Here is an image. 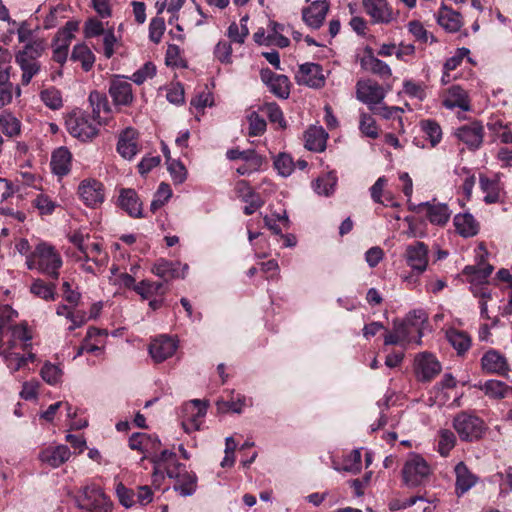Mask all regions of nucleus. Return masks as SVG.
I'll list each match as a JSON object with an SVG mask.
<instances>
[{
	"instance_id": "nucleus-1",
	"label": "nucleus",
	"mask_w": 512,
	"mask_h": 512,
	"mask_svg": "<svg viewBox=\"0 0 512 512\" xmlns=\"http://www.w3.org/2000/svg\"><path fill=\"white\" fill-rule=\"evenodd\" d=\"M154 464V476L162 477L163 473L174 480L173 488L181 496L187 497L195 493L197 488V476L188 471L186 466L179 463L177 456L170 450H163L152 458Z\"/></svg>"
},
{
	"instance_id": "nucleus-2",
	"label": "nucleus",
	"mask_w": 512,
	"mask_h": 512,
	"mask_svg": "<svg viewBox=\"0 0 512 512\" xmlns=\"http://www.w3.org/2000/svg\"><path fill=\"white\" fill-rule=\"evenodd\" d=\"M28 269L37 270L51 279H58L59 270L63 265V260L59 252L52 245L41 242L32 254L27 258Z\"/></svg>"
},
{
	"instance_id": "nucleus-3",
	"label": "nucleus",
	"mask_w": 512,
	"mask_h": 512,
	"mask_svg": "<svg viewBox=\"0 0 512 512\" xmlns=\"http://www.w3.org/2000/svg\"><path fill=\"white\" fill-rule=\"evenodd\" d=\"M393 327L402 342L421 345V338L428 327V315L422 309L413 310L403 321H395Z\"/></svg>"
},
{
	"instance_id": "nucleus-4",
	"label": "nucleus",
	"mask_w": 512,
	"mask_h": 512,
	"mask_svg": "<svg viewBox=\"0 0 512 512\" xmlns=\"http://www.w3.org/2000/svg\"><path fill=\"white\" fill-rule=\"evenodd\" d=\"M453 427L462 441H478L481 439L487 426L485 422L472 413L460 412L453 419Z\"/></svg>"
},
{
	"instance_id": "nucleus-5",
	"label": "nucleus",
	"mask_w": 512,
	"mask_h": 512,
	"mask_svg": "<svg viewBox=\"0 0 512 512\" xmlns=\"http://www.w3.org/2000/svg\"><path fill=\"white\" fill-rule=\"evenodd\" d=\"M77 21H67L65 25L60 28L51 43L52 59L56 63L63 65L68 58V51L72 40L75 38V32L78 30Z\"/></svg>"
},
{
	"instance_id": "nucleus-6",
	"label": "nucleus",
	"mask_w": 512,
	"mask_h": 512,
	"mask_svg": "<svg viewBox=\"0 0 512 512\" xmlns=\"http://www.w3.org/2000/svg\"><path fill=\"white\" fill-rule=\"evenodd\" d=\"M66 127L70 135L81 141L91 140L98 133L94 120L89 115L80 111L69 115L66 119Z\"/></svg>"
},
{
	"instance_id": "nucleus-7",
	"label": "nucleus",
	"mask_w": 512,
	"mask_h": 512,
	"mask_svg": "<svg viewBox=\"0 0 512 512\" xmlns=\"http://www.w3.org/2000/svg\"><path fill=\"white\" fill-rule=\"evenodd\" d=\"M77 506L90 512H111L112 504L100 487L91 485L83 489L76 500Z\"/></svg>"
},
{
	"instance_id": "nucleus-8",
	"label": "nucleus",
	"mask_w": 512,
	"mask_h": 512,
	"mask_svg": "<svg viewBox=\"0 0 512 512\" xmlns=\"http://www.w3.org/2000/svg\"><path fill=\"white\" fill-rule=\"evenodd\" d=\"M431 469L426 460L420 455H410L403 467L402 475L406 485L416 487L422 484L430 475Z\"/></svg>"
},
{
	"instance_id": "nucleus-9",
	"label": "nucleus",
	"mask_w": 512,
	"mask_h": 512,
	"mask_svg": "<svg viewBox=\"0 0 512 512\" xmlns=\"http://www.w3.org/2000/svg\"><path fill=\"white\" fill-rule=\"evenodd\" d=\"M441 364L437 358L429 353H419L414 360V371L417 380L429 382L441 372Z\"/></svg>"
},
{
	"instance_id": "nucleus-10",
	"label": "nucleus",
	"mask_w": 512,
	"mask_h": 512,
	"mask_svg": "<svg viewBox=\"0 0 512 512\" xmlns=\"http://www.w3.org/2000/svg\"><path fill=\"white\" fill-rule=\"evenodd\" d=\"M108 93L115 106H130L134 101L132 84L122 75H113Z\"/></svg>"
},
{
	"instance_id": "nucleus-11",
	"label": "nucleus",
	"mask_w": 512,
	"mask_h": 512,
	"mask_svg": "<svg viewBox=\"0 0 512 512\" xmlns=\"http://www.w3.org/2000/svg\"><path fill=\"white\" fill-rule=\"evenodd\" d=\"M428 254V246L424 242L416 241L406 246L404 259L412 271L420 275L427 269L429 261Z\"/></svg>"
},
{
	"instance_id": "nucleus-12",
	"label": "nucleus",
	"mask_w": 512,
	"mask_h": 512,
	"mask_svg": "<svg viewBox=\"0 0 512 512\" xmlns=\"http://www.w3.org/2000/svg\"><path fill=\"white\" fill-rule=\"evenodd\" d=\"M207 412V404L194 399L183 405L182 426L186 432L198 430Z\"/></svg>"
},
{
	"instance_id": "nucleus-13",
	"label": "nucleus",
	"mask_w": 512,
	"mask_h": 512,
	"mask_svg": "<svg viewBox=\"0 0 512 512\" xmlns=\"http://www.w3.org/2000/svg\"><path fill=\"white\" fill-rule=\"evenodd\" d=\"M356 97L371 109L381 104L385 98V91L381 85L372 80H359L356 84Z\"/></svg>"
},
{
	"instance_id": "nucleus-14",
	"label": "nucleus",
	"mask_w": 512,
	"mask_h": 512,
	"mask_svg": "<svg viewBox=\"0 0 512 512\" xmlns=\"http://www.w3.org/2000/svg\"><path fill=\"white\" fill-rule=\"evenodd\" d=\"M295 79L299 85H305L311 88H321L325 84L323 69L321 65L317 63L308 62L300 65Z\"/></svg>"
},
{
	"instance_id": "nucleus-15",
	"label": "nucleus",
	"mask_w": 512,
	"mask_h": 512,
	"mask_svg": "<svg viewBox=\"0 0 512 512\" xmlns=\"http://www.w3.org/2000/svg\"><path fill=\"white\" fill-rule=\"evenodd\" d=\"M178 348V341L172 337L161 335L149 344V354L155 363H161L172 357Z\"/></svg>"
},
{
	"instance_id": "nucleus-16",
	"label": "nucleus",
	"mask_w": 512,
	"mask_h": 512,
	"mask_svg": "<svg viewBox=\"0 0 512 512\" xmlns=\"http://www.w3.org/2000/svg\"><path fill=\"white\" fill-rule=\"evenodd\" d=\"M455 135L470 150H476L483 142L484 127L480 122L474 121L456 129Z\"/></svg>"
},
{
	"instance_id": "nucleus-17",
	"label": "nucleus",
	"mask_w": 512,
	"mask_h": 512,
	"mask_svg": "<svg viewBox=\"0 0 512 512\" xmlns=\"http://www.w3.org/2000/svg\"><path fill=\"white\" fill-rule=\"evenodd\" d=\"M189 270L188 264L159 259L152 267V273L165 282L176 278H184Z\"/></svg>"
},
{
	"instance_id": "nucleus-18",
	"label": "nucleus",
	"mask_w": 512,
	"mask_h": 512,
	"mask_svg": "<svg viewBox=\"0 0 512 512\" xmlns=\"http://www.w3.org/2000/svg\"><path fill=\"white\" fill-rule=\"evenodd\" d=\"M417 213H424L432 224L444 225L450 218V210L446 204L424 202L417 206H410Z\"/></svg>"
},
{
	"instance_id": "nucleus-19",
	"label": "nucleus",
	"mask_w": 512,
	"mask_h": 512,
	"mask_svg": "<svg viewBox=\"0 0 512 512\" xmlns=\"http://www.w3.org/2000/svg\"><path fill=\"white\" fill-rule=\"evenodd\" d=\"M261 79L275 96L286 99L290 94V81L287 76L275 74L270 69L261 70Z\"/></svg>"
},
{
	"instance_id": "nucleus-20",
	"label": "nucleus",
	"mask_w": 512,
	"mask_h": 512,
	"mask_svg": "<svg viewBox=\"0 0 512 512\" xmlns=\"http://www.w3.org/2000/svg\"><path fill=\"white\" fill-rule=\"evenodd\" d=\"M78 194L87 206H96L104 201V189L101 182L85 179L78 187Z\"/></svg>"
},
{
	"instance_id": "nucleus-21",
	"label": "nucleus",
	"mask_w": 512,
	"mask_h": 512,
	"mask_svg": "<svg viewBox=\"0 0 512 512\" xmlns=\"http://www.w3.org/2000/svg\"><path fill=\"white\" fill-rule=\"evenodd\" d=\"M235 193L238 198L246 203V206L244 207V213L246 215L253 214L264 204V201L261 199V197L245 180H240L236 183Z\"/></svg>"
},
{
	"instance_id": "nucleus-22",
	"label": "nucleus",
	"mask_w": 512,
	"mask_h": 512,
	"mask_svg": "<svg viewBox=\"0 0 512 512\" xmlns=\"http://www.w3.org/2000/svg\"><path fill=\"white\" fill-rule=\"evenodd\" d=\"M363 8L374 23H390L394 16L387 0H363Z\"/></svg>"
},
{
	"instance_id": "nucleus-23",
	"label": "nucleus",
	"mask_w": 512,
	"mask_h": 512,
	"mask_svg": "<svg viewBox=\"0 0 512 512\" xmlns=\"http://www.w3.org/2000/svg\"><path fill=\"white\" fill-rule=\"evenodd\" d=\"M481 366L487 374L506 376L509 366L506 358L496 350L487 351L481 358Z\"/></svg>"
},
{
	"instance_id": "nucleus-24",
	"label": "nucleus",
	"mask_w": 512,
	"mask_h": 512,
	"mask_svg": "<svg viewBox=\"0 0 512 512\" xmlns=\"http://www.w3.org/2000/svg\"><path fill=\"white\" fill-rule=\"evenodd\" d=\"M117 152L126 160L133 159L139 152L138 133L133 128L122 131L118 138Z\"/></svg>"
},
{
	"instance_id": "nucleus-25",
	"label": "nucleus",
	"mask_w": 512,
	"mask_h": 512,
	"mask_svg": "<svg viewBox=\"0 0 512 512\" xmlns=\"http://www.w3.org/2000/svg\"><path fill=\"white\" fill-rule=\"evenodd\" d=\"M118 204L130 217L142 218L143 209L136 191L131 188H122L119 192Z\"/></svg>"
},
{
	"instance_id": "nucleus-26",
	"label": "nucleus",
	"mask_w": 512,
	"mask_h": 512,
	"mask_svg": "<svg viewBox=\"0 0 512 512\" xmlns=\"http://www.w3.org/2000/svg\"><path fill=\"white\" fill-rule=\"evenodd\" d=\"M70 456V449L66 445L49 446L39 453V460L52 468H58L68 461Z\"/></svg>"
},
{
	"instance_id": "nucleus-27",
	"label": "nucleus",
	"mask_w": 512,
	"mask_h": 512,
	"mask_svg": "<svg viewBox=\"0 0 512 512\" xmlns=\"http://www.w3.org/2000/svg\"><path fill=\"white\" fill-rule=\"evenodd\" d=\"M455 493L458 497L464 495L478 482V477L473 474L464 462H459L455 468Z\"/></svg>"
},
{
	"instance_id": "nucleus-28",
	"label": "nucleus",
	"mask_w": 512,
	"mask_h": 512,
	"mask_svg": "<svg viewBox=\"0 0 512 512\" xmlns=\"http://www.w3.org/2000/svg\"><path fill=\"white\" fill-rule=\"evenodd\" d=\"M442 104L448 109L460 108L463 111L470 110L468 93L458 85H453L446 90Z\"/></svg>"
},
{
	"instance_id": "nucleus-29",
	"label": "nucleus",
	"mask_w": 512,
	"mask_h": 512,
	"mask_svg": "<svg viewBox=\"0 0 512 512\" xmlns=\"http://www.w3.org/2000/svg\"><path fill=\"white\" fill-rule=\"evenodd\" d=\"M76 261L92 262L98 267L105 266L108 262V255L100 242L91 238L81 255L76 256Z\"/></svg>"
},
{
	"instance_id": "nucleus-30",
	"label": "nucleus",
	"mask_w": 512,
	"mask_h": 512,
	"mask_svg": "<svg viewBox=\"0 0 512 512\" xmlns=\"http://www.w3.org/2000/svg\"><path fill=\"white\" fill-rule=\"evenodd\" d=\"M329 4L326 1H315L302 12L304 22L311 28L317 29L328 13Z\"/></svg>"
},
{
	"instance_id": "nucleus-31",
	"label": "nucleus",
	"mask_w": 512,
	"mask_h": 512,
	"mask_svg": "<svg viewBox=\"0 0 512 512\" xmlns=\"http://www.w3.org/2000/svg\"><path fill=\"white\" fill-rule=\"evenodd\" d=\"M453 224L456 232L463 238L474 237L480 230V223L468 212L456 214Z\"/></svg>"
},
{
	"instance_id": "nucleus-32",
	"label": "nucleus",
	"mask_w": 512,
	"mask_h": 512,
	"mask_svg": "<svg viewBox=\"0 0 512 512\" xmlns=\"http://www.w3.org/2000/svg\"><path fill=\"white\" fill-rule=\"evenodd\" d=\"M71 153L65 147L56 149L51 157L50 166L52 172L58 176L67 175L71 169Z\"/></svg>"
},
{
	"instance_id": "nucleus-33",
	"label": "nucleus",
	"mask_w": 512,
	"mask_h": 512,
	"mask_svg": "<svg viewBox=\"0 0 512 512\" xmlns=\"http://www.w3.org/2000/svg\"><path fill=\"white\" fill-rule=\"evenodd\" d=\"M437 23L447 32L455 33L462 26V17L452 9L442 6L437 14Z\"/></svg>"
},
{
	"instance_id": "nucleus-34",
	"label": "nucleus",
	"mask_w": 512,
	"mask_h": 512,
	"mask_svg": "<svg viewBox=\"0 0 512 512\" xmlns=\"http://www.w3.org/2000/svg\"><path fill=\"white\" fill-rule=\"evenodd\" d=\"M360 65L363 70L376 74L382 78H388L392 74L389 65L376 58L371 51L361 58Z\"/></svg>"
},
{
	"instance_id": "nucleus-35",
	"label": "nucleus",
	"mask_w": 512,
	"mask_h": 512,
	"mask_svg": "<svg viewBox=\"0 0 512 512\" xmlns=\"http://www.w3.org/2000/svg\"><path fill=\"white\" fill-rule=\"evenodd\" d=\"M480 189L484 193V201L493 204L500 201L501 185L498 179H490L484 175L479 177Z\"/></svg>"
},
{
	"instance_id": "nucleus-36",
	"label": "nucleus",
	"mask_w": 512,
	"mask_h": 512,
	"mask_svg": "<svg viewBox=\"0 0 512 512\" xmlns=\"http://www.w3.org/2000/svg\"><path fill=\"white\" fill-rule=\"evenodd\" d=\"M71 60L80 62L84 71H90L95 63V55L85 43H78L73 47Z\"/></svg>"
},
{
	"instance_id": "nucleus-37",
	"label": "nucleus",
	"mask_w": 512,
	"mask_h": 512,
	"mask_svg": "<svg viewBox=\"0 0 512 512\" xmlns=\"http://www.w3.org/2000/svg\"><path fill=\"white\" fill-rule=\"evenodd\" d=\"M47 49V41L43 37L35 38L34 40L24 44L22 49L15 53V56L38 60Z\"/></svg>"
},
{
	"instance_id": "nucleus-38",
	"label": "nucleus",
	"mask_w": 512,
	"mask_h": 512,
	"mask_svg": "<svg viewBox=\"0 0 512 512\" xmlns=\"http://www.w3.org/2000/svg\"><path fill=\"white\" fill-rule=\"evenodd\" d=\"M15 62L22 71L21 83L22 85H28L32 78L36 76L41 70V64L38 60L28 59L19 56H15Z\"/></svg>"
},
{
	"instance_id": "nucleus-39",
	"label": "nucleus",
	"mask_w": 512,
	"mask_h": 512,
	"mask_svg": "<svg viewBox=\"0 0 512 512\" xmlns=\"http://www.w3.org/2000/svg\"><path fill=\"white\" fill-rule=\"evenodd\" d=\"M305 147L310 151L320 152L326 147L327 135L322 128H309L304 135Z\"/></svg>"
},
{
	"instance_id": "nucleus-40",
	"label": "nucleus",
	"mask_w": 512,
	"mask_h": 512,
	"mask_svg": "<svg viewBox=\"0 0 512 512\" xmlns=\"http://www.w3.org/2000/svg\"><path fill=\"white\" fill-rule=\"evenodd\" d=\"M446 338L452 347L457 351L458 355L465 354L471 347V338L464 331L457 329H448Z\"/></svg>"
},
{
	"instance_id": "nucleus-41",
	"label": "nucleus",
	"mask_w": 512,
	"mask_h": 512,
	"mask_svg": "<svg viewBox=\"0 0 512 512\" xmlns=\"http://www.w3.org/2000/svg\"><path fill=\"white\" fill-rule=\"evenodd\" d=\"M1 356L11 373H15L26 367L28 361H34L35 355L29 353L27 356L20 353H8L7 349L1 350Z\"/></svg>"
},
{
	"instance_id": "nucleus-42",
	"label": "nucleus",
	"mask_w": 512,
	"mask_h": 512,
	"mask_svg": "<svg viewBox=\"0 0 512 512\" xmlns=\"http://www.w3.org/2000/svg\"><path fill=\"white\" fill-rule=\"evenodd\" d=\"M21 126V121L11 112L0 113V129L7 137H18L21 134Z\"/></svg>"
},
{
	"instance_id": "nucleus-43",
	"label": "nucleus",
	"mask_w": 512,
	"mask_h": 512,
	"mask_svg": "<svg viewBox=\"0 0 512 512\" xmlns=\"http://www.w3.org/2000/svg\"><path fill=\"white\" fill-rule=\"evenodd\" d=\"M337 181L336 173L331 171L317 178L316 181L312 183V187L318 195L328 197L334 193Z\"/></svg>"
},
{
	"instance_id": "nucleus-44",
	"label": "nucleus",
	"mask_w": 512,
	"mask_h": 512,
	"mask_svg": "<svg viewBox=\"0 0 512 512\" xmlns=\"http://www.w3.org/2000/svg\"><path fill=\"white\" fill-rule=\"evenodd\" d=\"M476 387L482 390L486 396L493 399H502L507 395V392L509 391L508 385L495 379L487 380L483 384H479Z\"/></svg>"
},
{
	"instance_id": "nucleus-45",
	"label": "nucleus",
	"mask_w": 512,
	"mask_h": 512,
	"mask_svg": "<svg viewBox=\"0 0 512 512\" xmlns=\"http://www.w3.org/2000/svg\"><path fill=\"white\" fill-rule=\"evenodd\" d=\"M286 31V27L275 21H270L268 24V35L270 45H275L280 48L288 47L290 40L283 35Z\"/></svg>"
},
{
	"instance_id": "nucleus-46",
	"label": "nucleus",
	"mask_w": 512,
	"mask_h": 512,
	"mask_svg": "<svg viewBox=\"0 0 512 512\" xmlns=\"http://www.w3.org/2000/svg\"><path fill=\"white\" fill-rule=\"evenodd\" d=\"M493 271L492 265H485L484 267L466 266L463 269V275L467 276L469 283H488V277Z\"/></svg>"
},
{
	"instance_id": "nucleus-47",
	"label": "nucleus",
	"mask_w": 512,
	"mask_h": 512,
	"mask_svg": "<svg viewBox=\"0 0 512 512\" xmlns=\"http://www.w3.org/2000/svg\"><path fill=\"white\" fill-rule=\"evenodd\" d=\"M420 127L432 147L438 145L442 140V129L440 125L431 119L422 120Z\"/></svg>"
},
{
	"instance_id": "nucleus-48",
	"label": "nucleus",
	"mask_w": 512,
	"mask_h": 512,
	"mask_svg": "<svg viewBox=\"0 0 512 512\" xmlns=\"http://www.w3.org/2000/svg\"><path fill=\"white\" fill-rule=\"evenodd\" d=\"M55 284L46 283L42 279H36L30 286V292L45 301H53L56 296Z\"/></svg>"
},
{
	"instance_id": "nucleus-49",
	"label": "nucleus",
	"mask_w": 512,
	"mask_h": 512,
	"mask_svg": "<svg viewBox=\"0 0 512 512\" xmlns=\"http://www.w3.org/2000/svg\"><path fill=\"white\" fill-rule=\"evenodd\" d=\"M134 291H136L143 299H148L158 294H164L163 283L151 282L148 280H142L139 282L136 286H134Z\"/></svg>"
},
{
	"instance_id": "nucleus-50",
	"label": "nucleus",
	"mask_w": 512,
	"mask_h": 512,
	"mask_svg": "<svg viewBox=\"0 0 512 512\" xmlns=\"http://www.w3.org/2000/svg\"><path fill=\"white\" fill-rule=\"evenodd\" d=\"M92 107L93 114L99 117L101 112L109 113L111 111L107 96L99 91H92L88 97Z\"/></svg>"
},
{
	"instance_id": "nucleus-51",
	"label": "nucleus",
	"mask_w": 512,
	"mask_h": 512,
	"mask_svg": "<svg viewBox=\"0 0 512 512\" xmlns=\"http://www.w3.org/2000/svg\"><path fill=\"white\" fill-rule=\"evenodd\" d=\"M154 442H159L158 440H154L150 435L146 433H134L129 438V447L132 450H137L142 453H146L149 451V448L154 445Z\"/></svg>"
},
{
	"instance_id": "nucleus-52",
	"label": "nucleus",
	"mask_w": 512,
	"mask_h": 512,
	"mask_svg": "<svg viewBox=\"0 0 512 512\" xmlns=\"http://www.w3.org/2000/svg\"><path fill=\"white\" fill-rule=\"evenodd\" d=\"M41 101L50 109L58 110L63 106L61 92L55 87H50L40 93Z\"/></svg>"
},
{
	"instance_id": "nucleus-53",
	"label": "nucleus",
	"mask_w": 512,
	"mask_h": 512,
	"mask_svg": "<svg viewBox=\"0 0 512 512\" xmlns=\"http://www.w3.org/2000/svg\"><path fill=\"white\" fill-rule=\"evenodd\" d=\"M172 196V190L170 186L167 183H160L158 186L157 191L154 194V198L151 202L150 209L152 212H156L158 209H160L162 206L165 205V203L168 202V200Z\"/></svg>"
},
{
	"instance_id": "nucleus-54",
	"label": "nucleus",
	"mask_w": 512,
	"mask_h": 512,
	"mask_svg": "<svg viewBox=\"0 0 512 512\" xmlns=\"http://www.w3.org/2000/svg\"><path fill=\"white\" fill-rule=\"evenodd\" d=\"M456 444L455 434L448 430L442 429L439 431L438 451L442 456H447Z\"/></svg>"
},
{
	"instance_id": "nucleus-55",
	"label": "nucleus",
	"mask_w": 512,
	"mask_h": 512,
	"mask_svg": "<svg viewBox=\"0 0 512 512\" xmlns=\"http://www.w3.org/2000/svg\"><path fill=\"white\" fill-rule=\"evenodd\" d=\"M361 458V451L359 449H355L345 457L342 467H336V469L350 473H357L361 469Z\"/></svg>"
},
{
	"instance_id": "nucleus-56",
	"label": "nucleus",
	"mask_w": 512,
	"mask_h": 512,
	"mask_svg": "<svg viewBox=\"0 0 512 512\" xmlns=\"http://www.w3.org/2000/svg\"><path fill=\"white\" fill-rule=\"evenodd\" d=\"M40 373L42 379L49 385L58 384L63 375L61 368L52 363H45Z\"/></svg>"
},
{
	"instance_id": "nucleus-57",
	"label": "nucleus",
	"mask_w": 512,
	"mask_h": 512,
	"mask_svg": "<svg viewBox=\"0 0 512 512\" xmlns=\"http://www.w3.org/2000/svg\"><path fill=\"white\" fill-rule=\"evenodd\" d=\"M274 167L281 176L287 177L293 172L295 164L289 154L280 153L274 160Z\"/></svg>"
},
{
	"instance_id": "nucleus-58",
	"label": "nucleus",
	"mask_w": 512,
	"mask_h": 512,
	"mask_svg": "<svg viewBox=\"0 0 512 512\" xmlns=\"http://www.w3.org/2000/svg\"><path fill=\"white\" fill-rule=\"evenodd\" d=\"M167 168L175 183L181 184L186 180L187 170L180 161L167 157Z\"/></svg>"
},
{
	"instance_id": "nucleus-59",
	"label": "nucleus",
	"mask_w": 512,
	"mask_h": 512,
	"mask_svg": "<svg viewBox=\"0 0 512 512\" xmlns=\"http://www.w3.org/2000/svg\"><path fill=\"white\" fill-rule=\"evenodd\" d=\"M359 129L363 135L372 139L377 138L379 135L378 127L374 118L365 113L361 114Z\"/></svg>"
},
{
	"instance_id": "nucleus-60",
	"label": "nucleus",
	"mask_w": 512,
	"mask_h": 512,
	"mask_svg": "<svg viewBox=\"0 0 512 512\" xmlns=\"http://www.w3.org/2000/svg\"><path fill=\"white\" fill-rule=\"evenodd\" d=\"M33 205L38 209L41 215H50L57 207L56 202H54L49 196L45 194L37 195V197L33 200Z\"/></svg>"
},
{
	"instance_id": "nucleus-61",
	"label": "nucleus",
	"mask_w": 512,
	"mask_h": 512,
	"mask_svg": "<svg viewBox=\"0 0 512 512\" xmlns=\"http://www.w3.org/2000/svg\"><path fill=\"white\" fill-rule=\"evenodd\" d=\"M215 58L222 64L232 63V46L228 41H219L214 48Z\"/></svg>"
},
{
	"instance_id": "nucleus-62",
	"label": "nucleus",
	"mask_w": 512,
	"mask_h": 512,
	"mask_svg": "<svg viewBox=\"0 0 512 512\" xmlns=\"http://www.w3.org/2000/svg\"><path fill=\"white\" fill-rule=\"evenodd\" d=\"M156 74V66L152 62L145 63L140 69L133 73L131 80L141 85L146 80L151 79Z\"/></svg>"
},
{
	"instance_id": "nucleus-63",
	"label": "nucleus",
	"mask_w": 512,
	"mask_h": 512,
	"mask_svg": "<svg viewBox=\"0 0 512 512\" xmlns=\"http://www.w3.org/2000/svg\"><path fill=\"white\" fill-rule=\"evenodd\" d=\"M249 122V135L259 136L266 130V121L255 111L247 116Z\"/></svg>"
},
{
	"instance_id": "nucleus-64",
	"label": "nucleus",
	"mask_w": 512,
	"mask_h": 512,
	"mask_svg": "<svg viewBox=\"0 0 512 512\" xmlns=\"http://www.w3.org/2000/svg\"><path fill=\"white\" fill-rule=\"evenodd\" d=\"M165 31V22L163 18L155 17L149 24V38L152 42L158 44Z\"/></svg>"
}]
</instances>
